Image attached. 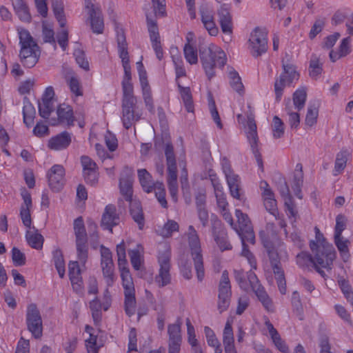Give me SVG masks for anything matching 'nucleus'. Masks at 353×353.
<instances>
[{
  "label": "nucleus",
  "instance_id": "obj_1",
  "mask_svg": "<svg viewBox=\"0 0 353 353\" xmlns=\"http://www.w3.org/2000/svg\"><path fill=\"white\" fill-rule=\"evenodd\" d=\"M315 240L310 243V248L314 254L312 257L308 253L302 252L296 256V263L301 268L314 266L324 276L322 269L330 270L336 252L332 245L328 243L318 228H315Z\"/></svg>",
  "mask_w": 353,
  "mask_h": 353
},
{
  "label": "nucleus",
  "instance_id": "obj_2",
  "mask_svg": "<svg viewBox=\"0 0 353 353\" xmlns=\"http://www.w3.org/2000/svg\"><path fill=\"white\" fill-rule=\"evenodd\" d=\"M118 266L121 272L122 285L124 289L125 311L128 316H132L136 311L135 289L132 277L128 267L124 241L117 245Z\"/></svg>",
  "mask_w": 353,
  "mask_h": 353
},
{
  "label": "nucleus",
  "instance_id": "obj_3",
  "mask_svg": "<svg viewBox=\"0 0 353 353\" xmlns=\"http://www.w3.org/2000/svg\"><path fill=\"white\" fill-rule=\"evenodd\" d=\"M235 214L237 218L239 227L234 225V230L241 238L242 243L241 256L246 258L252 268H256V262L253 254L250 252L246 245V242L254 244L255 235L250 220L246 214L236 209Z\"/></svg>",
  "mask_w": 353,
  "mask_h": 353
},
{
  "label": "nucleus",
  "instance_id": "obj_4",
  "mask_svg": "<svg viewBox=\"0 0 353 353\" xmlns=\"http://www.w3.org/2000/svg\"><path fill=\"white\" fill-rule=\"evenodd\" d=\"M21 50L19 57L23 65L28 68L34 67L38 62L41 51L30 32L25 29H19Z\"/></svg>",
  "mask_w": 353,
  "mask_h": 353
},
{
  "label": "nucleus",
  "instance_id": "obj_5",
  "mask_svg": "<svg viewBox=\"0 0 353 353\" xmlns=\"http://www.w3.org/2000/svg\"><path fill=\"white\" fill-rule=\"evenodd\" d=\"M213 45L209 46H200L199 47L200 61L208 79H211L215 76L214 68L217 64L220 67H223L226 63V55L225 52L219 48L214 49Z\"/></svg>",
  "mask_w": 353,
  "mask_h": 353
},
{
  "label": "nucleus",
  "instance_id": "obj_6",
  "mask_svg": "<svg viewBox=\"0 0 353 353\" xmlns=\"http://www.w3.org/2000/svg\"><path fill=\"white\" fill-rule=\"evenodd\" d=\"M237 121L240 127L244 130L247 139L250 144V147L257 162L259 170L263 172V162L262 155L259 152L257 142L258 136L256 133V125L254 116L248 112H243L237 114Z\"/></svg>",
  "mask_w": 353,
  "mask_h": 353
},
{
  "label": "nucleus",
  "instance_id": "obj_7",
  "mask_svg": "<svg viewBox=\"0 0 353 353\" xmlns=\"http://www.w3.org/2000/svg\"><path fill=\"white\" fill-rule=\"evenodd\" d=\"M266 250L279 291L281 294H285L286 292L285 280L283 271L280 266L281 259H285L287 256L284 245L281 241H276L274 243L266 245Z\"/></svg>",
  "mask_w": 353,
  "mask_h": 353
},
{
  "label": "nucleus",
  "instance_id": "obj_8",
  "mask_svg": "<svg viewBox=\"0 0 353 353\" xmlns=\"http://www.w3.org/2000/svg\"><path fill=\"white\" fill-rule=\"evenodd\" d=\"M188 241L192 259L194 261V269L199 281H202L205 276L203 256L201 254V243L196 230L194 226L190 225L187 232Z\"/></svg>",
  "mask_w": 353,
  "mask_h": 353
},
{
  "label": "nucleus",
  "instance_id": "obj_9",
  "mask_svg": "<svg viewBox=\"0 0 353 353\" xmlns=\"http://www.w3.org/2000/svg\"><path fill=\"white\" fill-rule=\"evenodd\" d=\"M234 274L239 287L244 291L252 289L263 305H265V291L256 275L252 271L245 275L243 270H234Z\"/></svg>",
  "mask_w": 353,
  "mask_h": 353
},
{
  "label": "nucleus",
  "instance_id": "obj_10",
  "mask_svg": "<svg viewBox=\"0 0 353 353\" xmlns=\"http://www.w3.org/2000/svg\"><path fill=\"white\" fill-rule=\"evenodd\" d=\"M170 248L165 244H161L159 246V254L158 262L159 264V274L155 277V282L159 287L163 288L170 283Z\"/></svg>",
  "mask_w": 353,
  "mask_h": 353
},
{
  "label": "nucleus",
  "instance_id": "obj_11",
  "mask_svg": "<svg viewBox=\"0 0 353 353\" xmlns=\"http://www.w3.org/2000/svg\"><path fill=\"white\" fill-rule=\"evenodd\" d=\"M74 231L76 237L77 259L80 263L84 265L88 257V246L87 233L81 216L74 220Z\"/></svg>",
  "mask_w": 353,
  "mask_h": 353
},
{
  "label": "nucleus",
  "instance_id": "obj_12",
  "mask_svg": "<svg viewBox=\"0 0 353 353\" xmlns=\"http://www.w3.org/2000/svg\"><path fill=\"white\" fill-rule=\"evenodd\" d=\"M211 221V232L212 236L221 252L231 250L232 245L228 240V236L226 230L223 227L221 220L214 214H212Z\"/></svg>",
  "mask_w": 353,
  "mask_h": 353
},
{
  "label": "nucleus",
  "instance_id": "obj_13",
  "mask_svg": "<svg viewBox=\"0 0 353 353\" xmlns=\"http://www.w3.org/2000/svg\"><path fill=\"white\" fill-rule=\"evenodd\" d=\"M26 324L28 331L34 338L37 339L41 338L43 335L42 319L37 305L34 303L28 306Z\"/></svg>",
  "mask_w": 353,
  "mask_h": 353
},
{
  "label": "nucleus",
  "instance_id": "obj_14",
  "mask_svg": "<svg viewBox=\"0 0 353 353\" xmlns=\"http://www.w3.org/2000/svg\"><path fill=\"white\" fill-rule=\"evenodd\" d=\"M299 74L296 72L295 66L292 65H284L283 72L281 74L280 79L276 81L274 90L276 101H280L283 94V88L290 86L294 81H298Z\"/></svg>",
  "mask_w": 353,
  "mask_h": 353
},
{
  "label": "nucleus",
  "instance_id": "obj_15",
  "mask_svg": "<svg viewBox=\"0 0 353 353\" xmlns=\"http://www.w3.org/2000/svg\"><path fill=\"white\" fill-rule=\"evenodd\" d=\"M278 189L284 202V208L288 219L294 222L299 217L298 208L290 194V190L283 179L279 176Z\"/></svg>",
  "mask_w": 353,
  "mask_h": 353
},
{
  "label": "nucleus",
  "instance_id": "obj_16",
  "mask_svg": "<svg viewBox=\"0 0 353 353\" xmlns=\"http://www.w3.org/2000/svg\"><path fill=\"white\" fill-rule=\"evenodd\" d=\"M101 268L107 285L112 286L116 279L112 254L108 248L103 245L101 247Z\"/></svg>",
  "mask_w": 353,
  "mask_h": 353
},
{
  "label": "nucleus",
  "instance_id": "obj_17",
  "mask_svg": "<svg viewBox=\"0 0 353 353\" xmlns=\"http://www.w3.org/2000/svg\"><path fill=\"white\" fill-rule=\"evenodd\" d=\"M231 294L228 272L225 270L222 273L219 286L218 309L221 313L225 311L229 307Z\"/></svg>",
  "mask_w": 353,
  "mask_h": 353
},
{
  "label": "nucleus",
  "instance_id": "obj_18",
  "mask_svg": "<svg viewBox=\"0 0 353 353\" xmlns=\"http://www.w3.org/2000/svg\"><path fill=\"white\" fill-rule=\"evenodd\" d=\"M39 114L52 125H74L73 112H39Z\"/></svg>",
  "mask_w": 353,
  "mask_h": 353
},
{
  "label": "nucleus",
  "instance_id": "obj_19",
  "mask_svg": "<svg viewBox=\"0 0 353 353\" xmlns=\"http://www.w3.org/2000/svg\"><path fill=\"white\" fill-rule=\"evenodd\" d=\"M85 8L88 10L89 19L92 31L97 34H101L104 24L101 8L96 6L91 0H85Z\"/></svg>",
  "mask_w": 353,
  "mask_h": 353
},
{
  "label": "nucleus",
  "instance_id": "obj_20",
  "mask_svg": "<svg viewBox=\"0 0 353 353\" xmlns=\"http://www.w3.org/2000/svg\"><path fill=\"white\" fill-rule=\"evenodd\" d=\"M54 91L52 86L46 88L41 98V103L37 102L39 110H65L54 98Z\"/></svg>",
  "mask_w": 353,
  "mask_h": 353
},
{
  "label": "nucleus",
  "instance_id": "obj_21",
  "mask_svg": "<svg viewBox=\"0 0 353 353\" xmlns=\"http://www.w3.org/2000/svg\"><path fill=\"white\" fill-rule=\"evenodd\" d=\"M264 40L265 33L263 30L259 28H256L250 34L249 45L251 49V53L254 57H259L264 52Z\"/></svg>",
  "mask_w": 353,
  "mask_h": 353
},
{
  "label": "nucleus",
  "instance_id": "obj_22",
  "mask_svg": "<svg viewBox=\"0 0 353 353\" xmlns=\"http://www.w3.org/2000/svg\"><path fill=\"white\" fill-rule=\"evenodd\" d=\"M65 170L61 165H54L48 172L50 187L54 191H59L64 184Z\"/></svg>",
  "mask_w": 353,
  "mask_h": 353
},
{
  "label": "nucleus",
  "instance_id": "obj_23",
  "mask_svg": "<svg viewBox=\"0 0 353 353\" xmlns=\"http://www.w3.org/2000/svg\"><path fill=\"white\" fill-rule=\"evenodd\" d=\"M120 222V216L115 205L110 204L105 206L101 218V227L112 232V228Z\"/></svg>",
  "mask_w": 353,
  "mask_h": 353
},
{
  "label": "nucleus",
  "instance_id": "obj_24",
  "mask_svg": "<svg viewBox=\"0 0 353 353\" xmlns=\"http://www.w3.org/2000/svg\"><path fill=\"white\" fill-rule=\"evenodd\" d=\"M21 195L23 202L20 208V217L24 226L30 229L32 224L30 210L32 207L31 195L26 190L21 192Z\"/></svg>",
  "mask_w": 353,
  "mask_h": 353
},
{
  "label": "nucleus",
  "instance_id": "obj_25",
  "mask_svg": "<svg viewBox=\"0 0 353 353\" xmlns=\"http://www.w3.org/2000/svg\"><path fill=\"white\" fill-rule=\"evenodd\" d=\"M266 210L268 211L269 215L271 216L281 228L285 227L284 221L281 219L280 214L277 208V203L274 198V194L266 184Z\"/></svg>",
  "mask_w": 353,
  "mask_h": 353
},
{
  "label": "nucleus",
  "instance_id": "obj_26",
  "mask_svg": "<svg viewBox=\"0 0 353 353\" xmlns=\"http://www.w3.org/2000/svg\"><path fill=\"white\" fill-rule=\"evenodd\" d=\"M266 331L268 332L270 339L274 347L282 353H291V351L285 343L281 338L279 332L274 327L272 324L266 321Z\"/></svg>",
  "mask_w": 353,
  "mask_h": 353
},
{
  "label": "nucleus",
  "instance_id": "obj_27",
  "mask_svg": "<svg viewBox=\"0 0 353 353\" xmlns=\"http://www.w3.org/2000/svg\"><path fill=\"white\" fill-rule=\"evenodd\" d=\"M210 179L214 187V194L216 198L217 206L220 211L225 210L228 209V203L226 200V196L223 191V186L221 185L216 174H210Z\"/></svg>",
  "mask_w": 353,
  "mask_h": 353
},
{
  "label": "nucleus",
  "instance_id": "obj_28",
  "mask_svg": "<svg viewBox=\"0 0 353 353\" xmlns=\"http://www.w3.org/2000/svg\"><path fill=\"white\" fill-rule=\"evenodd\" d=\"M70 143V134L67 132H63L51 137L48 141V146L53 150H61L68 148Z\"/></svg>",
  "mask_w": 353,
  "mask_h": 353
},
{
  "label": "nucleus",
  "instance_id": "obj_29",
  "mask_svg": "<svg viewBox=\"0 0 353 353\" xmlns=\"http://www.w3.org/2000/svg\"><path fill=\"white\" fill-rule=\"evenodd\" d=\"M352 38L349 36L343 38L339 46L337 51L332 50L330 52V58L332 62L336 61L340 58L346 57L352 52Z\"/></svg>",
  "mask_w": 353,
  "mask_h": 353
},
{
  "label": "nucleus",
  "instance_id": "obj_30",
  "mask_svg": "<svg viewBox=\"0 0 353 353\" xmlns=\"http://www.w3.org/2000/svg\"><path fill=\"white\" fill-rule=\"evenodd\" d=\"M223 343L225 353H236L234 339L231 324L227 322L223 333Z\"/></svg>",
  "mask_w": 353,
  "mask_h": 353
},
{
  "label": "nucleus",
  "instance_id": "obj_31",
  "mask_svg": "<svg viewBox=\"0 0 353 353\" xmlns=\"http://www.w3.org/2000/svg\"><path fill=\"white\" fill-rule=\"evenodd\" d=\"M130 212L132 219L137 224L139 229L142 230L145 225V218L140 202L131 201Z\"/></svg>",
  "mask_w": 353,
  "mask_h": 353
},
{
  "label": "nucleus",
  "instance_id": "obj_32",
  "mask_svg": "<svg viewBox=\"0 0 353 353\" xmlns=\"http://www.w3.org/2000/svg\"><path fill=\"white\" fill-rule=\"evenodd\" d=\"M117 46L119 57L121 59L122 65L130 64V58L128 51V43L123 30L117 32Z\"/></svg>",
  "mask_w": 353,
  "mask_h": 353
},
{
  "label": "nucleus",
  "instance_id": "obj_33",
  "mask_svg": "<svg viewBox=\"0 0 353 353\" xmlns=\"http://www.w3.org/2000/svg\"><path fill=\"white\" fill-rule=\"evenodd\" d=\"M218 15L223 32L230 34L232 32V21L229 10L222 6L218 12Z\"/></svg>",
  "mask_w": 353,
  "mask_h": 353
},
{
  "label": "nucleus",
  "instance_id": "obj_34",
  "mask_svg": "<svg viewBox=\"0 0 353 353\" xmlns=\"http://www.w3.org/2000/svg\"><path fill=\"white\" fill-rule=\"evenodd\" d=\"M26 241L30 246L36 250H41L43 247V237L34 228L33 230L28 229L26 234Z\"/></svg>",
  "mask_w": 353,
  "mask_h": 353
},
{
  "label": "nucleus",
  "instance_id": "obj_35",
  "mask_svg": "<svg viewBox=\"0 0 353 353\" xmlns=\"http://www.w3.org/2000/svg\"><path fill=\"white\" fill-rule=\"evenodd\" d=\"M227 183L230 189V194L235 199H240V179L239 176L234 172L225 176Z\"/></svg>",
  "mask_w": 353,
  "mask_h": 353
},
{
  "label": "nucleus",
  "instance_id": "obj_36",
  "mask_svg": "<svg viewBox=\"0 0 353 353\" xmlns=\"http://www.w3.org/2000/svg\"><path fill=\"white\" fill-rule=\"evenodd\" d=\"M168 344H181V323L179 321L175 323L168 325Z\"/></svg>",
  "mask_w": 353,
  "mask_h": 353
},
{
  "label": "nucleus",
  "instance_id": "obj_37",
  "mask_svg": "<svg viewBox=\"0 0 353 353\" xmlns=\"http://www.w3.org/2000/svg\"><path fill=\"white\" fill-rule=\"evenodd\" d=\"M12 6L16 13L21 21H30L31 15L30 14L28 7L23 0H12Z\"/></svg>",
  "mask_w": 353,
  "mask_h": 353
},
{
  "label": "nucleus",
  "instance_id": "obj_38",
  "mask_svg": "<svg viewBox=\"0 0 353 353\" xmlns=\"http://www.w3.org/2000/svg\"><path fill=\"white\" fill-rule=\"evenodd\" d=\"M201 21L205 28L212 36H215L218 33V28L216 27L213 21L212 15L207 10H201Z\"/></svg>",
  "mask_w": 353,
  "mask_h": 353
},
{
  "label": "nucleus",
  "instance_id": "obj_39",
  "mask_svg": "<svg viewBox=\"0 0 353 353\" xmlns=\"http://www.w3.org/2000/svg\"><path fill=\"white\" fill-rule=\"evenodd\" d=\"M228 78L232 88L240 95L243 94L244 86L239 73L233 68H231L228 72Z\"/></svg>",
  "mask_w": 353,
  "mask_h": 353
},
{
  "label": "nucleus",
  "instance_id": "obj_40",
  "mask_svg": "<svg viewBox=\"0 0 353 353\" xmlns=\"http://www.w3.org/2000/svg\"><path fill=\"white\" fill-rule=\"evenodd\" d=\"M349 157L350 153L347 150H342L336 154L334 168L333 170L334 175L336 176L343 171Z\"/></svg>",
  "mask_w": 353,
  "mask_h": 353
},
{
  "label": "nucleus",
  "instance_id": "obj_41",
  "mask_svg": "<svg viewBox=\"0 0 353 353\" xmlns=\"http://www.w3.org/2000/svg\"><path fill=\"white\" fill-rule=\"evenodd\" d=\"M120 191L125 199L128 201H132V181L130 176L120 179Z\"/></svg>",
  "mask_w": 353,
  "mask_h": 353
},
{
  "label": "nucleus",
  "instance_id": "obj_42",
  "mask_svg": "<svg viewBox=\"0 0 353 353\" xmlns=\"http://www.w3.org/2000/svg\"><path fill=\"white\" fill-rule=\"evenodd\" d=\"M53 261L58 274L61 278H63L65 272V261L62 251L60 249H56L52 252Z\"/></svg>",
  "mask_w": 353,
  "mask_h": 353
},
{
  "label": "nucleus",
  "instance_id": "obj_43",
  "mask_svg": "<svg viewBox=\"0 0 353 353\" xmlns=\"http://www.w3.org/2000/svg\"><path fill=\"white\" fill-rule=\"evenodd\" d=\"M138 176L143 190L149 193L153 191L152 176L145 169L138 170Z\"/></svg>",
  "mask_w": 353,
  "mask_h": 353
},
{
  "label": "nucleus",
  "instance_id": "obj_44",
  "mask_svg": "<svg viewBox=\"0 0 353 353\" xmlns=\"http://www.w3.org/2000/svg\"><path fill=\"white\" fill-rule=\"evenodd\" d=\"M52 7L54 16L61 27L63 28L66 24V19L64 14L63 5L61 1L54 0L52 3Z\"/></svg>",
  "mask_w": 353,
  "mask_h": 353
},
{
  "label": "nucleus",
  "instance_id": "obj_45",
  "mask_svg": "<svg viewBox=\"0 0 353 353\" xmlns=\"http://www.w3.org/2000/svg\"><path fill=\"white\" fill-rule=\"evenodd\" d=\"M92 330L93 328L91 326H85V332L89 334V338L85 340L88 353H97L99 350V347L97 345V336L92 332Z\"/></svg>",
  "mask_w": 353,
  "mask_h": 353
},
{
  "label": "nucleus",
  "instance_id": "obj_46",
  "mask_svg": "<svg viewBox=\"0 0 353 353\" xmlns=\"http://www.w3.org/2000/svg\"><path fill=\"white\" fill-rule=\"evenodd\" d=\"M334 243L344 260L348 258L350 241L342 235H334Z\"/></svg>",
  "mask_w": 353,
  "mask_h": 353
},
{
  "label": "nucleus",
  "instance_id": "obj_47",
  "mask_svg": "<svg viewBox=\"0 0 353 353\" xmlns=\"http://www.w3.org/2000/svg\"><path fill=\"white\" fill-rule=\"evenodd\" d=\"M204 333H205L208 345L216 349V352L218 353H221L222 349L221 347V344H220L218 339L216 337V335H215L214 331L210 327L205 326L204 327Z\"/></svg>",
  "mask_w": 353,
  "mask_h": 353
},
{
  "label": "nucleus",
  "instance_id": "obj_48",
  "mask_svg": "<svg viewBox=\"0 0 353 353\" xmlns=\"http://www.w3.org/2000/svg\"><path fill=\"white\" fill-rule=\"evenodd\" d=\"M152 186L158 201L163 208H166L168 207V203L165 199V190L163 183L157 181L154 183Z\"/></svg>",
  "mask_w": 353,
  "mask_h": 353
},
{
  "label": "nucleus",
  "instance_id": "obj_49",
  "mask_svg": "<svg viewBox=\"0 0 353 353\" xmlns=\"http://www.w3.org/2000/svg\"><path fill=\"white\" fill-rule=\"evenodd\" d=\"M141 249V245H137V248L131 250L128 254L130 259L131 264L133 268L136 270H139L143 263V256L141 254L140 250Z\"/></svg>",
  "mask_w": 353,
  "mask_h": 353
},
{
  "label": "nucleus",
  "instance_id": "obj_50",
  "mask_svg": "<svg viewBox=\"0 0 353 353\" xmlns=\"http://www.w3.org/2000/svg\"><path fill=\"white\" fill-rule=\"evenodd\" d=\"M302 167L301 165L298 164L296 167V173L294 174V185L292 186L294 194L299 198L301 199L302 195L301 194V185L303 181V174H302Z\"/></svg>",
  "mask_w": 353,
  "mask_h": 353
},
{
  "label": "nucleus",
  "instance_id": "obj_51",
  "mask_svg": "<svg viewBox=\"0 0 353 353\" xmlns=\"http://www.w3.org/2000/svg\"><path fill=\"white\" fill-rule=\"evenodd\" d=\"M323 71L322 64L319 59L312 56L310 61L309 73L312 78L317 79Z\"/></svg>",
  "mask_w": 353,
  "mask_h": 353
},
{
  "label": "nucleus",
  "instance_id": "obj_52",
  "mask_svg": "<svg viewBox=\"0 0 353 353\" xmlns=\"http://www.w3.org/2000/svg\"><path fill=\"white\" fill-rule=\"evenodd\" d=\"M179 224L173 220H168L160 230L159 234L164 238L170 237L174 232L179 230Z\"/></svg>",
  "mask_w": 353,
  "mask_h": 353
},
{
  "label": "nucleus",
  "instance_id": "obj_53",
  "mask_svg": "<svg viewBox=\"0 0 353 353\" xmlns=\"http://www.w3.org/2000/svg\"><path fill=\"white\" fill-rule=\"evenodd\" d=\"M306 89L301 88L297 89L293 95V101L295 107L300 110L303 108L306 101Z\"/></svg>",
  "mask_w": 353,
  "mask_h": 353
},
{
  "label": "nucleus",
  "instance_id": "obj_54",
  "mask_svg": "<svg viewBox=\"0 0 353 353\" xmlns=\"http://www.w3.org/2000/svg\"><path fill=\"white\" fill-rule=\"evenodd\" d=\"M181 95L183 101L184 105L187 110H193L194 104L192 97L189 88H184L179 85Z\"/></svg>",
  "mask_w": 353,
  "mask_h": 353
},
{
  "label": "nucleus",
  "instance_id": "obj_55",
  "mask_svg": "<svg viewBox=\"0 0 353 353\" xmlns=\"http://www.w3.org/2000/svg\"><path fill=\"white\" fill-rule=\"evenodd\" d=\"M272 132L274 139L281 138L284 134V125L281 119L274 117L272 124Z\"/></svg>",
  "mask_w": 353,
  "mask_h": 353
},
{
  "label": "nucleus",
  "instance_id": "obj_56",
  "mask_svg": "<svg viewBox=\"0 0 353 353\" xmlns=\"http://www.w3.org/2000/svg\"><path fill=\"white\" fill-rule=\"evenodd\" d=\"M184 56L186 61L190 64H196L198 61L197 52L190 43H185L183 48Z\"/></svg>",
  "mask_w": 353,
  "mask_h": 353
},
{
  "label": "nucleus",
  "instance_id": "obj_57",
  "mask_svg": "<svg viewBox=\"0 0 353 353\" xmlns=\"http://www.w3.org/2000/svg\"><path fill=\"white\" fill-rule=\"evenodd\" d=\"M135 112H123L122 116V121L123 126L126 129L130 128L134 123L138 121L141 117L138 113L134 114Z\"/></svg>",
  "mask_w": 353,
  "mask_h": 353
},
{
  "label": "nucleus",
  "instance_id": "obj_58",
  "mask_svg": "<svg viewBox=\"0 0 353 353\" xmlns=\"http://www.w3.org/2000/svg\"><path fill=\"white\" fill-rule=\"evenodd\" d=\"M146 19L150 40L152 41L159 39L160 35L157 21L150 18L148 15L146 16Z\"/></svg>",
  "mask_w": 353,
  "mask_h": 353
},
{
  "label": "nucleus",
  "instance_id": "obj_59",
  "mask_svg": "<svg viewBox=\"0 0 353 353\" xmlns=\"http://www.w3.org/2000/svg\"><path fill=\"white\" fill-rule=\"evenodd\" d=\"M77 63L79 65L85 70H89V63L85 59V54L81 49H77L74 52Z\"/></svg>",
  "mask_w": 353,
  "mask_h": 353
},
{
  "label": "nucleus",
  "instance_id": "obj_60",
  "mask_svg": "<svg viewBox=\"0 0 353 353\" xmlns=\"http://www.w3.org/2000/svg\"><path fill=\"white\" fill-rule=\"evenodd\" d=\"M324 26H325V19H316L309 32L310 39H314L316 37V35L322 31Z\"/></svg>",
  "mask_w": 353,
  "mask_h": 353
},
{
  "label": "nucleus",
  "instance_id": "obj_61",
  "mask_svg": "<svg viewBox=\"0 0 353 353\" xmlns=\"http://www.w3.org/2000/svg\"><path fill=\"white\" fill-rule=\"evenodd\" d=\"M12 259L14 264L17 266L23 265L26 263L24 254L17 248H13L12 250Z\"/></svg>",
  "mask_w": 353,
  "mask_h": 353
},
{
  "label": "nucleus",
  "instance_id": "obj_62",
  "mask_svg": "<svg viewBox=\"0 0 353 353\" xmlns=\"http://www.w3.org/2000/svg\"><path fill=\"white\" fill-rule=\"evenodd\" d=\"M347 219L341 214L336 218V225L334 228V235H341L343 231L346 228Z\"/></svg>",
  "mask_w": 353,
  "mask_h": 353
},
{
  "label": "nucleus",
  "instance_id": "obj_63",
  "mask_svg": "<svg viewBox=\"0 0 353 353\" xmlns=\"http://www.w3.org/2000/svg\"><path fill=\"white\" fill-rule=\"evenodd\" d=\"M152 2L155 15L164 17L165 15V1L152 0Z\"/></svg>",
  "mask_w": 353,
  "mask_h": 353
},
{
  "label": "nucleus",
  "instance_id": "obj_64",
  "mask_svg": "<svg viewBox=\"0 0 353 353\" xmlns=\"http://www.w3.org/2000/svg\"><path fill=\"white\" fill-rule=\"evenodd\" d=\"M179 265L183 276L185 279H190L192 276L191 264L186 262L183 259H181L179 262Z\"/></svg>",
  "mask_w": 353,
  "mask_h": 353
}]
</instances>
